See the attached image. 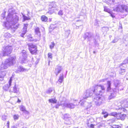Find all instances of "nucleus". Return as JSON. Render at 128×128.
Returning a JSON list of instances; mask_svg holds the SVG:
<instances>
[{
	"instance_id": "obj_55",
	"label": "nucleus",
	"mask_w": 128,
	"mask_h": 128,
	"mask_svg": "<svg viewBox=\"0 0 128 128\" xmlns=\"http://www.w3.org/2000/svg\"><path fill=\"white\" fill-rule=\"evenodd\" d=\"M126 109H125L124 108L123 109V111L124 112H125L126 111Z\"/></svg>"
},
{
	"instance_id": "obj_46",
	"label": "nucleus",
	"mask_w": 128,
	"mask_h": 128,
	"mask_svg": "<svg viewBox=\"0 0 128 128\" xmlns=\"http://www.w3.org/2000/svg\"><path fill=\"white\" fill-rule=\"evenodd\" d=\"M104 124L102 123L101 124V123L100 124L99 126V128H100L102 127H104Z\"/></svg>"
},
{
	"instance_id": "obj_54",
	"label": "nucleus",
	"mask_w": 128,
	"mask_h": 128,
	"mask_svg": "<svg viewBox=\"0 0 128 128\" xmlns=\"http://www.w3.org/2000/svg\"><path fill=\"white\" fill-rule=\"evenodd\" d=\"M20 102V100H19V99H18V102Z\"/></svg>"
},
{
	"instance_id": "obj_50",
	"label": "nucleus",
	"mask_w": 128,
	"mask_h": 128,
	"mask_svg": "<svg viewBox=\"0 0 128 128\" xmlns=\"http://www.w3.org/2000/svg\"><path fill=\"white\" fill-rule=\"evenodd\" d=\"M9 124L10 122L9 121H8L6 124V125L7 126V127L8 128H9Z\"/></svg>"
},
{
	"instance_id": "obj_31",
	"label": "nucleus",
	"mask_w": 128,
	"mask_h": 128,
	"mask_svg": "<svg viewBox=\"0 0 128 128\" xmlns=\"http://www.w3.org/2000/svg\"><path fill=\"white\" fill-rule=\"evenodd\" d=\"M50 5L52 6V7L53 8H56V3L54 2H53L50 4Z\"/></svg>"
},
{
	"instance_id": "obj_33",
	"label": "nucleus",
	"mask_w": 128,
	"mask_h": 128,
	"mask_svg": "<svg viewBox=\"0 0 128 128\" xmlns=\"http://www.w3.org/2000/svg\"><path fill=\"white\" fill-rule=\"evenodd\" d=\"M28 40L30 41H32L33 40V39L31 35H29L28 36Z\"/></svg>"
},
{
	"instance_id": "obj_38",
	"label": "nucleus",
	"mask_w": 128,
	"mask_h": 128,
	"mask_svg": "<svg viewBox=\"0 0 128 128\" xmlns=\"http://www.w3.org/2000/svg\"><path fill=\"white\" fill-rule=\"evenodd\" d=\"M128 63V57L126 60H124L123 63V64H126Z\"/></svg>"
},
{
	"instance_id": "obj_35",
	"label": "nucleus",
	"mask_w": 128,
	"mask_h": 128,
	"mask_svg": "<svg viewBox=\"0 0 128 128\" xmlns=\"http://www.w3.org/2000/svg\"><path fill=\"white\" fill-rule=\"evenodd\" d=\"M23 15V19L24 20H30V18L28 17H27L26 16H25V15Z\"/></svg>"
},
{
	"instance_id": "obj_22",
	"label": "nucleus",
	"mask_w": 128,
	"mask_h": 128,
	"mask_svg": "<svg viewBox=\"0 0 128 128\" xmlns=\"http://www.w3.org/2000/svg\"><path fill=\"white\" fill-rule=\"evenodd\" d=\"M41 20L42 21L46 22L48 20L47 18L44 16H42L41 17Z\"/></svg>"
},
{
	"instance_id": "obj_41",
	"label": "nucleus",
	"mask_w": 128,
	"mask_h": 128,
	"mask_svg": "<svg viewBox=\"0 0 128 128\" xmlns=\"http://www.w3.org/2000/svg\"><path fill=\"white\" fill-rule=\"evenodd\" d=\"M19 117V116L18 115H14V118L15 120H17Z\"/></svg>"
},
{
	"instance_id": "obj_49",
	"label": "nucleus",
	"mask_w": 128,
	"mask_h": 128,
	"mask_svg": "<svg viewBox=\"0 0 128 128\" xmlns=\"http://www.w3.org/2000/svg\"><path fill=\"white\" fill-rule=\"evenodd\" d=\"M111 114L112 115V116H115L116 115L117 113L116 112H112Z\"/></svg>"
},
{
	"instance_id": "obj_48",
	"label": "nucleus",
	"mask_w": 128,
	"mask_h": 128,
	"mask_svg": "<svg viewBox=\"0 0 128 128\" xmlns=\"http://www.w3.org/2000/svg\"><path fill=\"white\" fill-rule=\"evenodd\" d=\"M110 16H111L112 18H114L115 17V16L114 15V14H113L112 13H111V12H110Z\"/></svg>"
},
{
	"instance_id": "obj_8",
	"label": "nucleus",
	"mask_w": 128,
	"mask_h": 128,
	"mask_svg": "<svg viewBox=\"0 0 128 128\" xmlns=\"http://www.w3.org/2000/svg\"><path fill=\"white\" fill-rule=\"evenodd\" d=\"M84 101V100H82L80 101V102H78V104H76V105H78L79 104H80L82 106H84L86 107L87 108L90 107L92 106V104L90 103H89L87 102H84L83 103V102Z\"/></svg>"
},
{
	"instance_id": "obj_59",
	"label": "nucleus",
	"mask_w": 128,
	"mask_h": 128,
	"mask_svg": "<svg viewBox=\"0 0 128 128\" xmlns=\"http://www.w3.org/2000/svg\"><path fill=\"white\" fill-rule=\"evenodd\" d=\"M93 53L94 54H95V51H94V52H93Z\"/></svg>"
},
{
	"instance_id": "obj_52",
	"label": "nucleus",
	"mask_w": 128,
	"mask_h": 128,
	"mask_svg": "<svg viewBox=\"0 0 128 128\" xmlns=\"http://www.w3.org/2000/svg\"><path fill=\"white\" fill-rule=\"evenodd\" d=\"M108 116V113L107 114H105L104 115V118H106Z\"/></svg>"
},
{
	"instance_id": "obj_16",
	"label": "nucleus",
	"mask_w": 128,
	"mask_h": 128,
	"mask_svg": "<svg viewBox=\"0 0 128 128\" xmlns=\"http://www.w3.org/2000/svg\"><path fill=\"white\" fill-rule=\"evenodd\" d=\"M61 67L60 66H58L55 69V73L57 76L58 74L60 73L61 70Z\"/></svg>"
},
{
	"instance_id": "obj_40",
	"label": "nucleus",
	"mask_w": 128,
	"mask_h": 128,
	"mask_svg": "<svg viewBox=\"0 0 128 128\" xmlns=\"http://www.w3.org/2000/svg\"><path fill=\"white\" fill-rule=\"evenodd\" d=\"M113 128H121L120 126L118 125H114L112 126Z\"/></svg>"
},
{
	"instance_id": "obj_6",
	"label": "nucleus",
	"mask_w": 128,
	"mask_h": 128,
	"mask_svg": "<svg viewBox=\"0 0 128 128\" xmlns=\"http://www.w3.org/2000/svg\"><path fill=\"white\" fill-rule=\"evenodd\" d=\"M12 48L11 46H7L4 47V50H3V56H8L12 52Z\"/></svg>"
},
{
	"instance_id": "obj_23",
	"label": "nucleus",
	"mask_w": 128,
	"mask_h": 128,
	"mask_svg": "<svg viewBox=\"0 0 128 128\" xmlns=\"http://www.w3.org/2000/svg\"><path fill=\"white\" fill-rule=\"evenodd\" d=\"M70 118V115L68 114H64V119L66 120Z\"/></svg>"
},
{
	"instance_id": "obj_14",
	"label": "nucleus",
	"mask_w": 128,
	"mask_h": 128,
	"mask_svg": "<svg viewBox=\"0 0 128 128\" xmlns=\"http://www.w3.org/2000/svg\"><path fill=\"white\" fill-rule=\"evenodd\" d=\"M28 45L29 47V50H31L32 51V48H37V47L36 45L32 43H30L28 44Z\"/></svg>"
},
{
	"instance_id": "obj_60",
	"label": "nucleus",
	"mask_w": 128,
	"mask_h": 128,
	"mask_svg": "<svg viewBox=\"0 0 128 128\" xmlns=\"http://www.w3.org/2000/svg\"><path fill=\"white\" fill-rule=\"evenodd\" d=\"M68 120L69 121L70 120V119H69Z\"/></svg>"
},
{
	"instance_id": "obj_18",
	"label": "nucleus",
	"mask_w": 128,
	"mask_h": 128,
	"mask_svg": "<svg viewBox=\"0 0 128 128\" xmlns=\"http://www.w3.org/2000/svg\"><path fill=\"white\" fill-rule=\"evenodd\" d=\"M18 70L20 72H22L27 71L28 70L27 69L24 68L22 66H20L18 68Z\"/></svg>"
},
{
	"instance_id": "obj_34",
	"label": "nucleus",
	"mask_w": 128,
	"mask_h": 128,
	"mask_svg": "<svg viewBox=\"0 0 128 128\" xmlns=\"http://www.w3.org/2000/svg\"><path fill=\"white\" fill-rule=\"evenodd\" d=\"M55 45V44L54 42L51 43V44L50 45V47L51 49H53Z\"/></svg>"
},
{
	"instance_id": "obj_21",
	"label": "nucleus",
	"mask_w": 128,
	"mask_h": 128,
	"mask_svg": "<svg viewBox=\"0 0 128 128\" xmlns=\"http://www.w3.org/2000/svg\"><path fill=\"white\" fill-rule=\"evenodd\" d=\"M122 105L124 106L125 108L128 107V101L127 100H125L124 101Z\"/></svg>"
},
{
	"instance_id": "obj_58",
	"label": "nucleus",
	"mask_w": 128,
	"mask_h": 128,
	"mask_svg": "<svg viewBox=\"0 0 128 128\" xmlns=\"http://www.w3.org/2000/svg\"><path fill=\"white\" fill-rule=\"evenodd\" d=\"M71 123L70 122H68V123L69 124H70Z\"/></svg>"
},
{
	"instance_id": "obj_39",
	"label": "nucleus",
	"mask_w": 128,
	"mask_h": 128,
	"mask_svg": "<svg viewBox=\"0 0 128 128\" xmlns=\"http://www.w3.org/2000/svg\"><path fill=\"white\" fill-rule=\"evenodd\" d=\"M48 58H50L51 59H52V54L51 53H49L48 54Z\"/></svg>"
},
{
	"instance_id": "obj_28",
	"label": "nucleus",
	"mask_w": 128,
	"mask_h": 128,
	"mask_svg": "<svg viewBox=\"0 0 128 128\" xmlns=\"http://www.w3.org/2000/svg\"><path fill=\"white\" fill-rule=\"evenodd\" d=\"M90 36V35L88 33H86L85 34V36H84L85 39L86 38H88V39L89 40H90V39L89 37Z\"/></svg>"
},
{
	"instance_id": "obj_53",
	"label": "nucleus",
	"mask_w": 128,
	"mask_h": 128,
	"mask_svg": "<svg viewBox=\"0 0 128 128\" xmlns=\"http://www.w3.org/2000/svg\"><path fill=\"white\" fill-rule=\"evenodd\" d=\"M2 54L0 53V58H2Z\"/></svg>"
},
{
	"instance_id": "obj_27",
	"label": "nucleus",
	"mask_w": 128,
	"mask_h": 128,
	"mask_svg": "<svg viewBox=\"0 0 128 128\" xmlns=\"http://www.w3.org/2000/svg\"><path fill=\"white\" fill-rule=\"evenodd\" d=\"M104 11L106 12H107L109 13H110V9L108 8L106 6H104Z\"/></svg>"
},
{
	"instance_id": "obj_20",
	"label": "nucleus",
	"mask_w": 128,
	"mask_h": 128,
	"mask_svg": "<svg viewBox=\"0 0 128 128\" xmlns=\"http://www.w3.org/2000/svg\"><path fill=\"white\" fill-rule=\"evenodd\" d=\"M20 110L24 112L25 113L28 112L26 110L24 106H20Z\"/></svg>"
},
{
	"instance_id": "obj_9",
	"label": "nucleus",
	"mask_w": 128,
	"mask_h": 128,
	"mask_svg": "<svg viewBox=\"0 0 128 128\" xmlns=\"http://www.w3.org/2000/svg\"><path fill=\"white\" fill-rule=\"evenodd\" d=\"M21 54L22 56L20 58V60L22 61V63H23L24 62V61L27 58V54L26 51L24 50L22 51Z\"/></svg>"
},
{
	"instance_id": "obj_24",
	"label": "nucleus",
	"mask_w": 128,
	"mask_h": 128,
	"mask_svg": "<svg viewBox=\"0 0 128 128\" xmlns=\"http://www.w3.org/2000/svg\"><path fill=\"white\" fill-rule=\"evenodd\" d=\"M114 84L116 87L118 86V85L120 84V82L117 80H114Z\"/></svg>"
},
{
	"instance_id": "obj_12",
	"label": "nucleus",
	"mask_w": 128,
	"mask_h": 128,
	"mask_svg": "<svg viewBox=\"0 0 128 128\" xmlns=\"http://www.w3.org/2000/svg\"><path fill=\"white\" fill-rule=\"evenodd\" d=\"M12 92L14 93H16L18 94H20L19 88L16 87V85H15L13 87L12 90Z\"/></svg>"
},
{
	"instance_id": "obj_7",
	"label": "nucleus",
	"mask_w": 128,
	"mask_h": 128,
	"mask_svg": "<svg viewBox=\"0 0 128 128\" xmlns=\"http://www.w3.org/2000/svg\"><path fill=\"white\" fill-rule=\"evenodd\" d=\"M60 104L63 107H66L70 108H74L76 106L75 104L72 103H67L63 101L61 102Z\"/></svg>"
},
{
	"instance_id": "obj_2",
	"label": "nucleus",
	"mask_w": 128,
	"mask_h": 128,
	"mask_svg": "<svg viewBox=\"0 0 128 128\" xmlns=\"http://www.w3.org/2000/svg\"><path fill=\"white\" fill-rule=\"evenodd\" d=\"M94 90H92L91 89L87 90L83 95V98H86L91 96L93 92L96 94L101 95L104 92L105 88L103 85H95L94 87Z\"/></svg>"
},
{
	"instance_id": "obj_15",
	"label": "nucleus",
	"mask_w": 128,
	"mask_h": 128,
	"mask_svg": "<svg viewBox=\"0 0 128 128\" xmlns=\"http://www.w3.org/2000/svg\"><path fill=\"white\" fill-rule=\"evenodd\" d=\"M36 34L38 35L39 37L40 36V29L38 27H36L35 29Z\"/></svg>"
},
{
	"instance_id": "obj_11",
	"label": "nucleus",
	"mask_w": 128,
	"mask_h": 128,
	"mask_svg": "<svg viewBox=\"0 0 128 128\" xmlns=\"http://www.w3.org/2000/svg\"><path fill=\"white\" fill-rule=\"evenodd\" d=\"M12 80L11 78H10L8 82V84H5L3 87V89L5 91H7L8 89L10 87L11 85L12 82Z\"/></svg>"
},
{
	"instance_id": "obj_45",
	"label": "nucleus",
	"mask_w": 128,
	"mask_h": 128,
	"mask_svg": "<svg viewBox=\"0 0 128 128\" xmlns=\"http://www.w3.org/2000/svg\"><path fill=\"white\" fill-rule=\"evenodd\" d=\"M106 80H107L106 78L102 79L101 80H100L99 81V82H105V81Z\"/></svg>"
},
{
	"instance_id": "obj_30",
	"label": "nucleus",
	"mask_w": 128,
	"mask_h": 128,
	"mask_svg": "<svg viewBox=\"0 0 128 128\" xmlns=\"http://www.w3.org/2000/svg\"><path fill=\"white\" fill-rule=\"evenodd\" d=\"M126 116V115L125 114H120V119L123 120H124Z\"/></svg>"
},
{
	"instance_id": "obj_13",
	"label": "nucleus",
	"mask_w": 128,
	"mask_h": 128,
	"mask_svg": "<svg viewBox=\"0 0 128 128\" xmlns=\"http://www.w3.org/2000/svg\"><path fill=\"white\" fill-rule=\"evenodd\" d=\"M28 24H24V27L23 29V30L22 31V33L20 36H21L23 37V36L25 34L26 32V28L27 27Z\"/></svg>"
},
{
	"instance_id": "obj_36",
	"label": "nucleus",
	"mask_w": 128,
	"mask_h": 128,
	"mask_svg": "<svg viewBox=\"0 0 128 128\" xmlns=\"http://www.w3.org/2000/svg\"><path fill=\"white\" fill-rule=\"evenodd\" d=\"M0 74L2 75H0V78H2L5 75V74L4 72H2L1 73H0Z\"/></svg>"
},
{
	"instance_id": "obj_1",
	"label": "nucleus",
	"mask_w": 128,
	"mask_h": 128,
	"mask_svg": "<svg viewBox=\"0 0 128 128\" xmlns=\"http://www.w3.org/2000/svg\"><path fill=\"white\" fill-rule=\"evenodd\" d=\"M6 18L3 16V19H6V22H4L3 26L8 28L14 24L18 20V17L16 15L15 11L12 9H10Z\"/></svg>"
},
{
	"instance_id": "obj_19",
	"label": "nucleus",
	"mask_w": 128,
	"mask_h": 128,
	"mask_svg": "<svg viewBox=\"0 0 128 128\" xmlns=\"http://www.w3.org/2000/svg\"><path fill=\"white\" fill-rule=\"evenodd\" d=\"M64 78V75L63 74H61L60 75L59 77V79L58 80V82L60 83H62L63 80Z\"/></svg>"
},
{
	"instance_id": "obj_37",
	"label": "nucleus",
	"mask_w": 128,
	"mask_h": 128,
	"mask_svg": "<svg viewBox=\"0 0 128 128\" xmlns=\"http://www.w3.org/2000/svg\"><path fill=\"white\" fill-rule=\"evenodd\" d=\"M125 70L124 69L121 68L120 71V74H123L122 73L124 72H125Z\"/></svg>"
},
{
	"instance_id": "obj_29",
	"label": "nucleus",
	"mask_w": 128,
	"mask_h": 128,
	"mask_svg": "<svg viewBox=\"0 0 128 128\" xmlns=\"http://www.w3.org/2000/svg\"><path fill=\"white\" fill-rule=\"evenodd\" d=\"M107 84L108 85V87L107 88V90L109 91L111 89L110 85L111 83L110 82L108 81L107 82Z\"/></svg>"
},
{
	"instance_id": "obj_4",
	"label": "nucleus",
	"mask_w": 128,
	"mask_h": 128,
	"mask_svg": "<svg viewBox=\"0 0 128 128\" xmlns=\"http://www.w3.org/2000/svg\"><path fill=\"white\" fill-rule=\"evenodd\" d=\"M114 11L124 14L126 15L128 14V6L126 5L122 4L118 5L114 9Z\"/></svg>"
},
{
	"instance_id": "obj_26",
	"label": "nucleus",
	"mask_w": 128,
	"mask_h": 128,
	"mask_svg": "<svg viewBox=\"0 0 128 128\" xmlns=\"http://www.w3.org/2000/svg\"><path fill=\"white\" fill-rule=\"evenodd\" d=\"M49 101L51 103H56V102L57 100L55 98H52L49 99Z\"/></svg>"
},
{
	"instance_id": "obj_56",
	"label": "nucleus",
	"mask_w": 128,
	"mask_h": 128,
	"mask_svg": "<svg viewBox=\"0 0 128 128\" xmlns=\"http://www.w3.org/2000/svg\"><path fill=\"white\" fill-rule=\"evenodd\" d=\"M56 108H58V106H57V105L56 106Z\"/></svg>"
},
{
	"instance_id": "obj_51",
	"label": "nucleus",
	"mask_w": 128,
	"mask_h": 128,
	"mask_svg": "<svg viewBox=\"0 0 128 128\" xmlns=\"http://www.w3.org/2000/svg\"><path fill=\"white\" fill-rule=\"evenodd\" d=\"M108 113H107V112H106V111H103L102 112V114H104V115L105 114H107Z\"/></svg>"
},
{
	"instance_id": "obj_32",
	"label": "nucleus",
	"mask_w": 128,
	"mask_h": 128,
	"mask_svg": "<svg viewBox=\"0 0 128 128\" xmlns=\"http://www.w3.org/2000/svg\"><path fill=\"white\" fill-rule=\"evenodd\" d=\"M53 89L52 88H49L46 92L48 94H50L52 91Z\"/></svg>"
},
{
	"instance_id": "obj_42",
	"label": "nucleus",
	"mask_w": 128,
	"mask_h": 128,
	"mask_svg": "<svg viewBox=\"0 0 128 128\" xmlns=\"http://www.w3.org/2000/svg\"><path fill=\"white\" fill-rule=\"evenodd\" d=\"M6 116H3L2 117V120L5 121L6 119Z\"/></svg>"
},
{
	"instance_id": "obj_5",
	"label": "nucleus",
	"mask_w": 128,
	"mask_h": 128,
	"mask_svg": "<svg viewBox=\"0 0 128 128\" xmlns=\"http://www.w3.org/2000/svg\"><path fill=\"white\" fill-rule=\"evenodd\" d=\"M93 101L96 106H100L103 103V98L96 96L94 98Z\"/></svg>"
},
{
	"instance_id": "obj_17",
	"label": "nucleus",
	"mask_w": 128,
	"mask_h": 128,
	"mask_svg": "<svg viewBox=\"0 0 128 128\" xmlns=\"http://www.w3.org/2000/svg\"><path fill=\"white\" fill-rule=\"evenodd\" d=\"M114 92L111 94V95L109 96L108 99L110 100L112 98L115 97L116 96V92L114 90Z\"/></svg>"
},
{
	"instance_id": "obj_44",
	"label": "nucleus",
	"mask_w": 128,
	"mask_h": 128,
	"mask_svg": "<svg viewBox=\"0 0 128 128\" xmlns=\"http://www.w3.org/2000/svg\"><path fill=\"white\" fill-rule=\"evenodd\" d=\"M118 40L117 39L115 38L111 42L112 43H115L117 42Z\"/></svg>"
},
{
	"instance_id": "obj_43",
	"label": "nucleus",
	"mask_w": 128,
	"mask_h": 128,
	"mask_svg": "<svg viewBox=\"0 0 128 128\" xmlns=\"http://www.w3.org/2000/svg\"><path fill=\"white\" fill-rule=\"evenodd\" d=\"M58 14L60 16H62L63 14V12L62 10H60L58 12Z\"/></svg>"
},
{
	"instance_id": "obj_57",
	"label": "nucleus",
	"mask_w": 128,
	"mask_h": 128,
	"mask_svg": "<svg viewBox=\"0 0 128 128\" xmlns=\"http://www.w3.org/2000/svg\"><path fill=\"white\" fill-rule=\"evenodd\" d=\"M50 61H48V65H50Z\"/></svg>"
},
{
	"instance_id": "obj_47",
	"label": "nucleus",
	"mask_w": 128,
	"mask_h": 128,
	"mask_svg": "<svg viewBox=\"0 0 128 128\" xmlns=\"http://www.w3.org/2000/svg\"><path fill=\"white\" fill-rule=\"evenodd\" d=\"M5 36H6V37H7L8 36H8V37H10V35L9 33H6L5 34Z\"/></svg>"
},
{
	"instance_id": "obj_10",
	"label": "nucleus",
	"mask_w": 128,
	"mask_h": 128,
	"mask_svg": "<svg viewBox=\"0 0 128 128\" xmlns=\"http://www.w3.org/2000/svg\"><path fill=\"white\" fill-rule=\"evenodd\" d=\"M108 4L110 5L118 4L120 5L121 3L120 0H110L108 1Z\"/></svg>"
},
{
	"instance_id": "obj_3",
	"label": "nucleus",
	"mask_w": 128,
	"mask_h": 128,
	"mask_svg": "<svg viewBox=\"0 0 128 128\" xmlns=\"http://www.w3.org/2000/svg\"><path fill=\"white\" fill-rule=\"evenodd\" d=\"M16 57H12L7 59L2 62L0 66V69L2 70L8 68L9 66L14 64L16 62Z\"/></svg>"
},
{
	"instance_id": "obj_25",
	"label": "nucleus",
	"mask_w": 128,
	"mask_h": 128,
	"mask_svg": "<svg viewBox=\"0 0 128 128\" xmlns=\"http://www.w3.org/2000/svg\"><path fill=\"white\" fill-rule=\"evenodd\" d=\"M37 48H32V51L31 50H30V52L32 54H34L36 53V52L37 50Z\"/></svg>"
}]
</instances>
